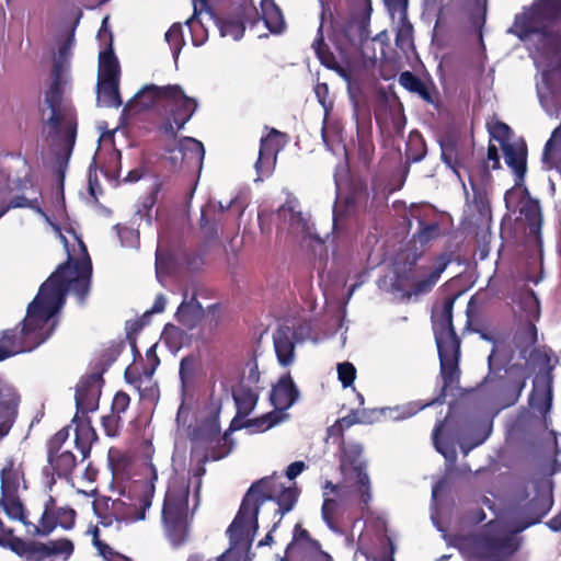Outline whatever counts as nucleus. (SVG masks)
<instances>
[{
  "instance_id": "nucleus-12",
  "label": "nucleus",
  "mask_w": 561,
  "mask_h": 561,
  "mask_svg": "<svg viewBox=\"0 0 561 561\" xmlns=\"http://www.w3.org/2000/svg\"><path fill=\"white\" fill-rule=\"evenodd\" d=\"M10 549L23 561H68L73 554V542L67 538L48 540L46 542H25L18 538L9 541Z\"/></svg>"
},
{
  "instance_id": "nucleus-36",
  "label": "nucleus",
  "mask_w": 561,
  "mask_h": 561,
  "mask_svg": "<svg viewBox=\"0 0 561 561\" xmlns=\"http://www.w3.org/2000/svg\"><path fill=\"white\" fill-rule=\"evenodd\" d=\"M337 375L342 386L346 388L353 385L356 377V369L353 364L344 362L337 365Z\"/></svg>"
},
{
  "instance_id": "nucleus-57",
  "label": "nucleus",
  "mask_w": 561,
  "mask_h": 561,
  "mask_svg": "<svg viewBox=\"0 0 561 561\" xmlns=\"http://www.w3.org/2000/svg\"><path fill=\"white\" fill-rule=\"evenodd\" d=\"M141 178V172L138 170H134L128 173L126 180L129 182H136Z\"/></svg>"
},
{
  "instance_id": "nucleus-45",
  "label": "nucleus",
  "mask_w": 561,
  "mask_h": 561,
  "mask_svg": "<svg viewBox=\"0 0 561 561\" xmlns=\"http://www.w3.org/2000/svg\"><path fill=\"white\" fill-rule=\"evenodd\" d=\"M68 437L67 430H61L58 433L55 434V436L49 442V451H56L57 449L62 450L64 443L66 442Z\"/></svg>"
},
{
  "instance_id": "nucleus-50",
  "label": "nucleus",
  "mask_w": 561,
  "mask_h": 561,
  "mask_svg": "<svg viewBox=\"0 0 561 561\" xmlns=\"http://www.w3.org/2000/svg\"><path fill=\"white\" fill-rule=\"evenodd\" d=\"M308 539V534L305 529L299 528L298 526L295 529L294 542L293 545H302L305 540Z\"/></svg>"
},
{
  "instance_id": "nucleus-54",
  "label": "nucleus",
  "mask_w": 561,
  "mask_h": 561,
  "mask_svg": "<svg viewBox=\"0 0 561 561\" xmlns=\"http://www.w3.org/2000/svg\"><path fill=\"white\" fill-rule=\"evenodd\" d=\"M107 20H108V18H107V16H106V18H104V20H103L102 27H101V30L99 31V37H100V38H103V37H110V38H111V34H110V32H108V30H107V26H106V24H107Z\"/></svg>"
},
{
  "instance_id": "nucleus-5",
  "label": "nucleus",
  "mask_w": 561,
  "mask_h": 561,
  "mask_svg": "<svg viewBox=\"0 0 561 561\" xmlns=\"http://www.w3.org/2000/svg\"><path fill=\"white\" fill-rule=\"evenodd\" d=\"M145 480H135L127 494H123L111 504V514L118 528L122 525L144 520L146 513L152 504L154 483L158 480V470L152 462L144 469Z\"/></svg>"
},
{
  "instance_id": "nucleus-23",
  "label": "nucleus",
  "mask_w": 561,
  "mask_h": 561,
  "mask_svg": "<svg viewBox=\"0 0 561 561\" xmlns=\"http://www.w3.org/2000/svg\"><path fill=\"white\" fill-rule=\"evenodd\" d=\"M75 512L69 508H61L58 512V518L55 520L53 514L47 510L44 512L37 531L44 535L49 534L57 525L62 528H70L73 524Z\"/></svg>"
},
{
  "instance_id": "nucleus-25",
  "label": "nucleus",
  "mask_w": 561,
  "mask_h": 561,
  "mask_svg": "<svg viewBox=\"0 0 561 561\" xmlns=\"http://www.w3.org/2000/svg\"><path fill=\"white\" fill-rule=\"evenodd\" d=\"M202 314L201 305L191 298L188 301L184 300L178 309V320L186 327H193L197 319Z\"/></svg>"
},
{
  "instance_id": "nucleus-19",
  "label": "nucleus",
  "mask_w": 561,
  "mask_h": 561,
  "mask_svg": "<svg viewBox=\"0 0 561 561\" xmlns=\"http://www.w3.org/2000/svg\"><path fill=\"white\" fill-rule=\"evenodd\" d=\"M530 405L540 412H547L552 402L551 375L543 371L536 376L529 399Z\"/></svg>"
},
{
  "instance_id": "nucleus-39",
  "label": "nucleus",
  "mask_w": 561,
  "mask_h": 561,
  "mask_svg": "<svg viewBox=\"0 0 561 561\" xmlns=\"http://www.w3.org/2000/svg\"><path fill=\"white\" fill-rule=\"evenodd\" d=\"M117 233L121 239L122 245L133 248L138 244L139 237L138 232L135 229L128 227H118Z\"/></svg>"
},
{
  "instance_id": "nucleus-52",
  "label": "nucleus",
  "mask_w": 561,
  "mask_h": 561,
  "mask_svg": "<svg viewBox=\"0 0 561 561\" xmlns=\"http://www.w3.org/2000/svg\"><path fill=\"white\" fill-rule=\"evenodd\" d=\"M486 438V433H482L476 440L473 444H471L469 447L466 446V443L462 442L461 443V449L463 450L465 455H467L469 453L470 449H472L473 447L482 444L484 442V439Z\"/></svg>"
},
{
  "instance_id": "nucleus-47",
  "label": "nucleus",
  "mask_w": 561,
  "mask_h": 561,
  "mask_svg": "<svg viewBox=\"0 0 561 561\" xmlns=\"http://www.w3.org/2000/svg\"><path fill=\"white\" fill-rule=\"evenodd\" d=\"M305 467L306 466L302 461L293 462L288 466L286 476L289 480H293L304 471Z\"/></svg>"
},
{
  "instance_id": "nucleus-35",
  "label": "nucleus",
  "mask_w": 561,
  "mask_h": 561,
  "mask_svg": "<svg viewBox=\"0 0 561 561\" xmlns=\"http://www.w3.org/2000/svg\"><path fill=\"white\" fill-rule=\"evenodd\" d=\"M443 426L444 425L440 423V424L436 425V427L434 430V433H433L434 445H435V448L437 449V451L440 453L447 461L454 462L456 460L455 448L453 446L449 447V446L445 445L440 439Z\"/></svg>"
},
{
  "instance_id": "nucleus-20",
  "label": "nucleus",
  "mask_w": 561,
  "mask_h": 561,
  "mask_svg": "<svg viewBox=\"0 0 561 561\" xmlns=\"http://www.w3.org/2000/svg\"><path fill=\"white\" fill-rule=\"evenodd\" d=\"M164 100V87H144L125 106V112L138 113L152 107L159 100Z\"/></svg>"
},
{
  "instance_id": "nucleus-64",
  "label": "nucleus",
  "mask_w": 561,
  "mask_h": 561,
  "mask_svg": "<svg viewBox=\"0 0 561 561\" xmlns=\"http://www.w3.org/2000/svg\"><path fill=\"white\" fill-rule=\"evenodd\" d=\"M232 203H233V199H231V201H230L229 203H227L226 205H225V204H222V203L220 202V203H219V208H220L221 210H226V209H228V208H230V207H231Z\"/></svg>"
},
{
  "instance_id": "nucleus-17",
  "label": "nucleus",
  "mask_w": 561,
  "mask_h": 561,
  "mask_svg": "<svg viewBox=\"0 0 561 561\" xmlns=\"http://www.w3.org/2000/svg\"><path fill=\"white\" fill-rule=\"evenodd\" d=\"M205 156L204 146L192 137H184L169 149L168 160L174 169H201Z\"/></svg>"
},
{
  "instance_id": "nucleus-63",
  "label": "nucleus",
  "mask_w": 561,
  "mask_h": 561,
  "mask_svg": "<svg viewBox=\"0 0 561 561\" xmlns=\"http://www.w3.org/2000/svg\"><path fill=\"white\" fill-rule=\"evenodd\" d=\"M526 204H528V205H529V209H530V211H531L533 214L537 215V213H538V206H537L536 204L528 203V202H526Z\"/></svg>"
},
{
  "instance_id": "nucleus-9",
  "label": "nucleus",
  "mask_w": 561,
  "mask_h": 561,
  "mask_svg": "<svg viewBox=\"0 0 561 561\" xmlns=\"http://www.w3.org/2000/svg\"><path fill=\"white\" fill-rule=\"evenodd\" d=\"M188 493V481L185 478H175L169 484L163 503L162 519L165 531L175 547L182 545L187 536Z\"/></svg>"
},
{
  "instance_id": "nucleus-1",
  "label": "nucleus",
  "mask_w": 561,
  "mask_h": 561,
  "mask_svg": "<svg viewBox=\"0 0 561 561\" xmlns=\"http://www.w3.org/2000/svg\"><path fill=\"white\" fill-rule=\"evenodd\" d=\"M91 272L89 256H68L67 263L50 275L28 305L22 329L3 332L0 340V360L32 351L45 342L56 328V316L62 308L65 294L71 291L82 300L89 291ZM18 401L13 388H0V440L12 426Z\"/></svg>"
},
{
  "instance_id": "nucleus-56",
  "label": "nucleus",
  "mask_w": 561,
  "mask_h": 561,
  "mask_svg": "<svg viewBox=\"0 0 561 561\" xmlns=\"http://www.w3.org/2000/svg\"><path fill=\"white\" fill-rule=\"evenodd\" d=\"M5 194L1 191L0 192V217L7 211L9 206L5 203Z\"/></svg>"
},
{
  "instance_id": "nucleus-11",
  "label": "nucleus",
  "mask_w": 561,
  "mask_h": 561,
  "mask_svg": "<svg viewBox=\"0 0 561 561\" xmlns=\"http://www.w3.org/2000/svg\"><path fill=\"white\" fill-rule=\"evenodd\" d=\"M299 391L294 383L291 377L286 375L277 381L271 392V401L275 407V410L268 412L260 417L251 419L245 421L243 424H239V420L234 419L231 426L238 428L240 426L252 427L254 432H265L271 427L283 422L288 414L285 410L289 409L298 399Z\"/></svg>"
},
{
  "instance_id": "nucleus-28",
  "label": "nucleus",
  "mask_w": 561,
  "mask_h": 561,
  "mask_svg": "<svg viewBox=\"0 0 561 561\" xmlns=\"http://www.w3.org/2000/svg\"><path fill=\"white\" fill-rule=\"evenodd\" d=\"M356 206L352 198L337 199L333 210V229L337 230L342 226V221L355 214Z\"/></svg>"
},
{
  "instance_id": "nucleus-30",
  "label": "nucleus",
  "mask_w": 561,
  "mask_h": 561,
  "mask_svg": "<svg viewBox=\"0 0 561 561\" xmlns=\"http://www.w3.org/2000/svg\"><path fill=\"white\" fill-rule=\"evenodd\" d=\"M234 401L238 409V416H245L255 407L257 397L252 391H240L234 394Z\"/></svg>"
},
{
  "instance_id": "nucleus-55",
  "label": "nucleus",
  "mask_w": 561,
  "mask_h": 561,
  "mask_svg": "<svg viewBox=\"0 0 561 561\" xmlns=\"http://www.w3.org/2000/svg\"><path fill=\"white\" fill-rule=\"evenodd\" d=\"M549 526L553 530L561 529V513L549 522Z\"/></svg>"
},
{
  "instance_id": "nucleus-24",
  "label": "nucleus",
  "mask_w": 561,
  "mask_h": 561,
  "mask_svg": "<svg viewBox=\"0 0 561 561\" xmlns=\"http://www.w3.org/2000/svg\"><path fill=\"white\" fill-rule=\"evenodd\" d=\"M447 260L444 257H439L432 267H430L426 275L416 282L415 284V291L419 294H424L430 291L435 284L438 282L442 273L447 267Z\"/></svg>"
},
{
  "instance_id": "nucleus-60",
  "label": "nucleus",
  "mask_w": 561,
  "mask_h": 561,
  "mask_svg": "<svg viewBox=\"0 0 561 561\" xmlns=\"http://www.w3.org/2000/svg\"><path fill=\"white\" fill-rule=\"evenodd\" d=\"M442 488H443V482H438L434 485V488L432 490V496L434 500L438 496Z\"/></svg>"
},
{
  "instance_id": "nucleus-51",
  "label": "nucleus",
  "mask_w": 561,
  "mask_h": 561,
  "mask_svg": "<svg viewBox=\"0 0 561 561\" xmlns=\"http://www.w3.org/2000/svg\"><path fill=\"white\" fill-rule=\"evenodd\" d=\"M312 546L316 548V551L312 557L313 561H332L331 556L318 549L317 542H312Z\"/></svg>"
},
{
  "instance_id": "nucleus-18",
  "label": "nucleus",
  "mask_w": 561,
  "mask_h": 561,
  "mask_svg": "<svg viewBox=\"0 0 561 561\" xmlns=\"http://www.w3.org/2000/svg\"><path fill=\"white\" fill-rule=\"evenodd\" d=\"M284 145V135L273 130L261 140L259 159L255 163L257 172L256 181H262L264 176H268L276 163V156Z\"/></svg>"
},
{
  "instance_id": "nucleus-3",
  "label": "nucleus",
  "mask_w": 561,
  "mask_h": 561,
  "mask_svg": "<svg viewBox=\"0 0 561 561\" xmlns=\"http://www.w3.org/2000/svg\"><path fill=\"white\" fill-rule=\"evenodd\" d=\"M297 499L296 490L284 488L275 479H263L253 484L244 496L240 511L228 529L231 543L249 547L256 534L259 507L266 500L276 501L280 515L289 512Z\"/></svg>"
},
{
  "instance_id": "nucleus-10",
  "label": "nucleus",
  "mask_w": 561,
  "mask_h": 561,
  "mask_svg": "<svg viewBox=\"0 0 561 561\" xmlns=\"http://www.w3.org/2000/svg\"><path fill=\"white\" fill-rule=\"evenodd\" d=\"M45 104L43 118L48 123L54 140L69 153L76 140V118L71 106L61 100L57 84L46 92Z\"/></svg>"
},
{
  "instance_id": "nucleus-33",
  "label": "nucleus",
  "mask_w": 561,
  "mask_h": 561,
  "mask_svg": "<svg viewBox=\"0 0 561 561\" xmlns=\"http://www.w3.org/2000/svg\"><path fill=\"white\" fill-rule=\"evenodd\" d=\"M93 543L99 550V553L100 556H102L104 561H129L126 557L113 551L112 548H110L99 539L98 528L93 530Z\"/></svg>"
},
{
  "instance_id": "nucleus-4",
  "label": "nucleus",
  "mask_w": 561,
  "mask_h": 561,
  "mask_svg": "<svg viewBox=\"0 0 561 561\" xmlns=\"http://www.w3.org/2000/svg\"><path fill=\"white\" fill-rule=\"evenodd\" d=\"M362 446L358 444H350L343 450L341 460V471L343 481L341 484H332L328 482L324 486V502L322 506V516L331 529H335L333 525V516L337 507L334 499L329 497L330 493H335L340 500L354 499L363 504V508L368 507L371 501V485L368 473L366 472V463L362 456Z\"/></svg>"
},
{
  "instance_id": "nucleus-43",
  "label": "nucleus",
  "mask_w": 561,
  "mask_h": 561,
  "mask_svg": "<svg viewBox=\"0 0 561 561\" xmlns=\"http://www.w3.org/2000/svg\"><path fill=\"white\" fill-rule=\"evenodd\" d=\"M129 405V397L124 392H117L112 402V415L119 419V414L125 412Z\"/></svg>"
},
{
  "instance_id": "nucleus-49",
  "label": "nucleus",
  "mask_w": 561,
  "mask_h": 561,
  "mask_svg": "<svg viewBox=\"0 0 561 561\" xmlns=\"http://www.w3.org/2000/svg\"><path fill=\"white\" fill-rule=\"evenodd\" d=\"M423 408H424V405L419 407V408H414L412 405L404 407V408H402V412L400 414L393 416V419H405V417L412 416L413 414L416 413L417 410H421Z\"/></svg>"
},
{
  "instance_id": "nucleus-34",
  "label": "nucleus",
  "mask_w": 561,
  "mask_h": 561,
  "mask_svg": "<svg viewBox=\"0 0 561 561\" xmlns=\"http://www.w3.org/2000/svg\"><path fill=\"white\" fill-rule=\"evenodd\" d=\"M559 142H561V125L553 131L551 138L546 144V147L543 150V163L549 169L557 167V163L553 160V154H554V148Z\"/></svg>"
},
{
  "instance_id": "nucleus-26",
  "label": "nucleus",
  "mask_w": 561,
  "mask_h": 561,
  "mask_svg": "<svg viewBox=\"0 0 561 561\" xmlns=\"http://www.w3.org/2000/svg\"><path fill=\"white\" fill-rule=\"evenodd\" d=\"M96 439L93 427L88 422H81L76 428L75 443L83 457L90 450L91 444Z\"/></svg>"
},
{
  "instance_id": "nucleus-31",
  "label": "nucleus",
  "mask_w": 561,
  "mask_h": 561,
  "mask_svg": "<svg viewBox=\"0 0 561 561\" xmlns=\"http://www.w3.org/2000/svg\"><path fill=\"white\" fill-rule=\"evenodd\" d=\"M165 41L170 45L173 56L176 58L184 45L182 25L179 23L173 24L165 33Z\"/></svg>"
},
{
  "instance_id": "nucleus-27",
  "label": "nucleus",
  "mask_w": 561,
  "mask_h": 561,
  "mask_svg": "<svg viewBox=\"0 0 561 561\" xmlns=\"http://www.w3.org/2000/svg\"><path fill=\"white\" fill-rule=\"evenodd\" d=\"M470 216L478 220H485L490 216V205L486 195L481 191H474V199L468 205Z\"/></svg>"
},
{
  "instance_id": "nucleus-8",
  "label": "nucleus",
  "mask_w": 561,
  "mask_h": 561,
  "mask_svg": "<svg viewBox=\"0 0 561 561\" xmlns=\"http://www.w3.org/2000/svg\"><path fill=\"white\" fill-rule=\"evenodd\" d=\"M559 14H561V0H539L531 9L516 18L513 26L511 27V32L517 35L522 41H527L530 37L536 36L540 41L545 42V45L550 46L551 38L540 31L543 28V22L546 20L553 19ZM545 54H552L554 56L556 50L549 47L548 50L542 54H533V58L535 65L543 72H547L549 71V68L546 67L543 61Z\"/></svg>"
},
{
  "instance_id": "nucleus-13",
  "label": "nucleus",
  "mask_w": 561,
  "mask_h": 561,
  "mask_svg": "<svg viewBox=\"0 0 561 561\" xmlns=\"http://www.w3.org/2000/svg\"><path fill=\"white\" fill-rule=\"evenodd\" d=\"M164 100L169 107V116L161 126V130L173 137L181 130L195 113L197 101L187 96L180 85L164 87Z\"/></svg>"
},
{
  "instance_id": "nucleus-58",
  "label": "nucleus",
  "mask_w": 561,
  "mask_h": 561,
  "mask_svg": "<svg viewBox=\"0 0 561 561\" xmlns=\"http://www.w3.org/2000/svg\"><path fill=\"white\" fill-rule=\"evenodd\" d=\"M112 137H113V131H105L101 135L100 141L103 144L108 142L112 145Z\"/></svg>"
},
{
  "instance_id": "nucleus-41",
  "label": "nucleus",
  "mask_w": 561,
  "mask_h": 561,
  "mask_svg": "<svg viewBox=\"0 0 561 561\" xmlns=\"http://www.w3.org/2000/svg\"><path fill=\"white\" fill-rule=\"evenodd\" d=\"M194 7L193 16L187 20V24H190L191 30L195 32V27L197 25L196 16L203 14L204 12L210 16V11L208 9L209 0H192Z\"/></svg>"
},
{
  "instance_id": "nucleus-44",
  "label": "nucleus",
  "mask_w": 561,
  "mask_h": 561,
  "mask_svg": "<svg viewBox=\"0 0 561 561\" xmlns=\"http://www.w3.org/2000/svg\"><path fill=\"white\" fill-rule=\"evenodd\" d=\"M154 203H156V199H154V197H153L152 195L147 196V197L144 199V202H142L141 208H139V209L137 210V214H136V215H137V216H139V218H140L141 220H145V222H146L147 225H150V224H151V218H152V217H151V209H152V207H153Z\"/></svg>"
},
{
  "instance_id": "nucleus-16",
  "label": "nucleus",
  "mask_w": 561,
  "mask_h": 561,
  "mask_svg": "<svg viewBox=\"0 0 561 561\" xmlns=\"http://www.w3.org/2000/svg\"><path fill=\"white\" fill-rule=\"evenodd\" d=\"M21 486L22 479L18 470L11 467L1 470L0 506L10 519L24 523V510L18 496Z\"/></svg>"
},
{
  "instance_id": "nucleus-15",
  "label": "nucleus",
  "mask_w": 561,
  "mask_h": 561,
  "mask_svg": "<svg viewBox=\"0 0 561 561\" xmlns=\"http://www.w3.org/2000/svg\"><path fill=\"white\" fill-rule=\"evenodd\" d=\"M278 216L288 224V233L302 241L320 239L308 211H304L297 198L290 197L279 207Z\"/></svg>"
},
{
  "instance_id": "nucleus-29",
  "label": "nucleus",
  "mask_w": 561,
  "mask_h": 561,
  "mask_svg": "<svg viewBox=\"0 0 561 561\" xmlns=\"http://www.w3.org/2000/svg\"><path fill=\"white\" fill-rule=\"evenodd\" d=\"M399 82L404 89L420 94L425 100H430L426 87L413 73L409 71L402 72L400 75Z\"/></svg>"
},
{
  "instance_id": "nucleus-21",
  "label": "nucleus",
  "mask_w": 561,
  "mask_h": 561,
  "mask_svg": "<svg viewBox=\"0 0 561 561\" xmlns=\"http://www.w3.org/2000/svg\"><path fill=\"white\" fill-rule=\"evenodd\" d=\"M76 466V457L68 449L49 451L47 472L51 470V474L57 477H67Z\"/></svg>"
},
{
  "instance_id": "nucleus-32",
  "label": "nucleus",
  "mask_w": 561,
  "mask_h": 561,
  "mask_svg": "<svg viewBox=\"0 0 561 561\" xmlns=\"http://www.w3.org/2000/svg\"><path fill=\"white\" fill-rule=\"evenodd\" d=\"M218 28L222 37H230L234 41L240 39L244 33L243 24L236 20L220 21Z\"/></svg>"
},
{
  "instance_id": "nucleus-14",
  "label": "nucleus",
  "mask_w": 561,
  "mask_h": 561,
  "mask_svg": "<svg viewBox=\"0 0 561 561\" xmlns=\"http://www.w3.org/2000/svg\"><path fill=\"white\" fill-rule=\"evenodd\" d=\"M119 65L112 50L99 56L98 103L101 106L118 107L122 104L118 93Z\"/></svg>"
},
{
  "instance_id": "nucleus-6",
  "label": "nucleus",
  "mask_w": 561,
  "mask_h": 561,
  "mask_svg": "<svg viewBox=\"0 0 561 561\" xmlns=\"http://www.w3.org/2000/svg\"><path fill=\"white\" fill-rule=\"evenodd\" d=\"M455 298H446L433 309V328L440 359V371L446 383H451L458 373L460 344L454 332L451 312Z\"/></svg>"
},
{
  "instance_id": "nucleus-40",
  "label": "nucleus",
  "mask_w": 561,
  "mask_h": 561,
  "mask_svg": "<svg viewBox=\"0 0 561 561\" xmlns=\"http://www.w3.org/2000/svg\"><path fill=\"white\" fill-rule=\"evenodd\" d=\"M442 158L444 162L454 171V173L461 179L459 173L460 162L454 157V147L451 145H445L442 147Z\"/></svg>"
},
{
  "instance_id": "nucleus-42",
  "label": "nucleus",
  "mask_w": 561,
  "mask_h": 561,
  "mask_svg": "<svg viewBox=\"0 0 561 561\" xmlns=\"http://www.w3.org/2000/svg\"><path fill=\"white\" fill-rule=\"evenodd\" d=\"M405 20H407V13H404L403 20H399V22L401 23V26L398 31L397 38H396L397 45L400 46L401 48L409 45L411 42L412 28H411V25L408 24Z\"/></svg>"
},
{
  "instance_id": "nucleus-46",
  "label": "nucleus",
  "mask_w": 561,
  "mask_h": 561,
  "mask_svg": "<svg viewBox=\"0 0 561 561\" xmlns=\"http://www.w3.org/2000/svg\"><path fill=\"white\" fill-rule=\"evenodd\" d=\"M102 423L104 426V430L108 436L116 435L117 426H118V419L115 415H108L104 416L102 419Z\"/></svg>"
},
{
  "instance_id": "nucleus-59",
  "label": "nucleus",
  "mask_w": 561,
  "mask_h": 561,
  "mask_svg": "<svg viewBox=\"0 0 561 561\" xmlns=\"http://www.w3.org/2000/svg\"><path fill=\"white\" fill-rule=\"evenodd\" d=\"M219 431H220L219 424H218L217 420L214 419L210 424V434L217 435L219 433Z\"/></svg>"
},
{
  "instance_id": "nucleus-7",
  "label": "nucleus",
  "mask_w": 561,
  "mask_h": 561,
  "mask_svg": "<svg viewBox=\"0 0 561 561\" xmlns=\"http://www.w3.org/2000/svg\"><path fill=\"white\" fill-rule=\"evenodd\" d=\"M486 127L491 138L501 145L505 162L516 175L515 186L508 190L504 197L506 207L523 213L517 199L525 193L522 182L526 172V146L523 141L511 142V128L496 118L488 121Z\"/></svg>"
},
{
  "instance_id": "nucleus-48",
  "label": "nucleus",
  "mask_w": 561,
  "mask_h": 561,
  "mask_svg": "<svg viewBox=\"0 0 561 561\" xmlns=\"http://www.w3.org/2000/svg\"><path fill=\"white\" fill-rule=\"evenodd\" d=\"M488 160L492 161L493 169H497L500 167L497 148L492 144H490V146L488 148Z\"/></svg>"
},
{
  "instance_id": "nucleus-22",
  "label": "nucleus",
  "mask_w": 561,
  "mask_h": 561,
  "mask_svg": "<svg viewBox=\"0 0 561 561\" xmlns=\"http://www.w3.org/2000/svg\"><path fill=\"white\" fill-rule=\"evenodd\" d=\"M274 347L282 366H288L294 363L295 359V345L289 336V331L286 329H279L274 335Z\"/></svg>"
},
{
  "instance_id": "nucleus-37",
  "label": "nucleus",
  "mask_w": 561,
  "mask_h": 561,
  "mask_svg": "<svg viewBox=\"0 0 561 561\" xmlns=\"http://www.w3.org/2000/svg\"><path fill=\"white\" fill-rule=\"evenodd\" d=\"M198 367V362L193 357H186L181 360L180 376L183 383L191 380L194 371Z\"/></svg>"
},
{
  "instance_id": "nucleus-62",
  "label": "nucleus",
  "mask_w": 561,
  "mask_h": 561,
  "mask_svg": "<svg viewBox=\"0 0 561 561\" xmlns=\"http://www.w3.org/2000/svg\"><path fill=\"white\" fill-rule=\"evenodd\" d=\"M178 333V329L174 327L167 328L164 332V337L168 339L169 335Z\"/></svg>"
},
{
  "instance_id": "nucleus-38",
  "label": "nucleus",
  "mask_w": 561,
  "mask_h": 561,
  "mask_svg": "<svg viewBox=\"0 0 561 561\" xmlns=\"http://www.w3.org/2000/svg\"><path fill=\"white\" fill-rule=\"evenodd\" d=\"M390 15L392 19L398 16V20L404 19V13H407L408 0H383Z\"/></svg>"
},
{
  "instance_id": "nucleus-2",
  "label": "nucleus",
  "mask_w": 561,
  "mask_h": 561,
  "mask_svg": "<svg viewBox=\"0 0 561 561\" xmlns=\"http://www.w3.org/2000/svg\"><path fill=\"white\" fill-rule=\"evenodd\" d=\"M552 483L541 480L537 485V495L531 500L534 516L522 526L492 522L483 534L463 538L459 543L461 553L468 559H499L512 554L517 549L516 535L538 523L552 506Z\"/></svg>"
},
{
  "instance_id": "nucleus-61",
  "label": "nucleus",
  "mask_w": 561,
  "mask_h": 561,
  "mask_svg": "<svg viewBox=\"0 0 561 561\" xmlns=\"http://www.w3.org/2000/svg\"><path fill=\"white\" fill-rule=\"evenodd\" d=\"M89 190H90L91 195H92L94 198H96V185L92 182V180H91V179H90Z\"/></svg>"
},
{
  "instance_id": "nucleus-53",
  "label": "nucleus",
  "mask_w": 561,
  "mask_h": 561,
  "mask_svg": "<svg viewBox=\"0 0 561 561\" xmlns=\"http://www.w3.org/2000/svg\"><path fill=\"white\" fill-rule=\"evenodd\" d=\"M165 304H167V300L163 296H158L154 304H153V307H152V311L153 312H161L164 310L165 308Z\"/></svg>"
}]
</instances>
